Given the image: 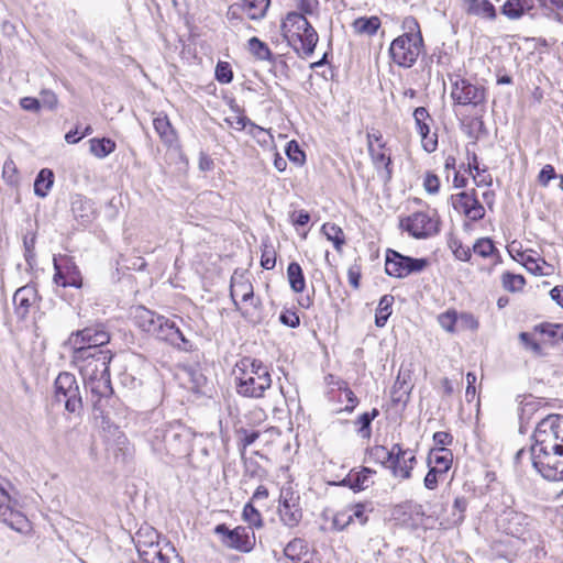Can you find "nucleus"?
Returning a JSON list of instances; mask_svg holds the SVG:
<instances>
[{"instance_id":"1","label":"nucleus","mask_w":563,"mask_h":563,"mask_svg":"<svg viewBox=\"0 0 563 563\" xmlns=\"http://www.w3.org/2000/svg\"><path fill=\"white\" fill-rule=\"evenodd\" d=\"M134 323L143 332L188 351L191 346L176 323L143 306L135 309Z\"/></svg>"},{"instance_id":"2","label":"nucleus","mask_w":563,"mask_h":563,"mask_svg":"<svg viewBox=\"0 0 563 563\" xmlns=\"http://www.w3.org/2000/svg\"><path fill=\"white\" fill-rule=\"evenodd\" d=\"M282 33L288 45L300 56H310L319 41L318 33L306 16L289 12L282 23Z\"/></svg>"},{"instance_id":"3","label":"nucleus","mask_w":563,"mask_h":563,"mask_svg":"<svg viewBox=\"0 0 563 563\" xmlns=\"http://www.w3.org/2000/svg\"><path fill=\"white\" fill-rule=\"evenodd\" d=\"M495 525L498 531L516 538L526 544H534L541 537L538 521L530 515L512 507H505L498 512Z\"/></svg>"},{"instance_id":"4","label":"nucleus","mask_w":563,"mask_h":563,"mask_svg":"<svg viewBox=\"0 0 563 563\" xmlns=\"http://www.w3.org/2000/svg\"><path fill=\"white\" fill-rule=\"evenodd\" d=\"M408 32L396 37L389 46L391 60L402 68L412 67L423 48V38L419 24L415 19L406 21Z\"/></svg>"},{"instance_id":"5","label":"nucleus","mask_w":563,"mask_h":563,"mask_svg":"<svg viewBox=\"0 0 563 563\" xmlns=\"http://www.w3.org/2000/svg\"><path fill=\"white\" fill-rule=\"evenodd\" d=\"M528 459L543 478L553 482L563 479L562 445L542 450L540 446H530Z\"/></svg>"},{"instance_id":"6","label":"nucleus","mask_w":563,"mask_h":563,"mask_svg":"<svg viewBox=\"0 0 563 563\" xmlns=\"http://www.w3.org/2000/svg\"><path fill=\"white\" fill-rule=\"evenodd\" d=\"M113 354L110 350H91L77 347L73 351V363L79 368L84 378L109 374Z\"/></svg>"},{"instance_id":"7","label":"nucleus","mask_w":563,"mask_h":563,"mask_svg":"<svg viewBox=\"0 0 563 563\" xmlns=\"http://www.w3.org/2000/svg\"><path fill=\"white\" fill-rule=\"evenodd\" d=\"M54 398L58 404H64L69 413L80 415L82 411V398L79 384L74 374L62 372L54 383Z\"/></svg>"},{"instance_id":"8","label":"nucleus","mask_w":563,"mask_h":563,"mask_svg":"<svg viewBox=\"0 0 563 563\" xmlns=\"http://www.w3.org/2000/svg\"><path fill=\"white\" fill-rule=\"evenodd\" d=\"M532 444L530 446H540L550 449L553 445L563 446V416L551 413L541 419L531 437Z\"/></svg>"},{"instance_id":"9","label":"nucleus","mask_w":563,"mask_h":563,"mask_svg":"<svg viewBox=\"0 0 563 563\" xmlns=\"http://www.w3.org/2000/svg\"><path fill=\"white\" fill-rule=\"evenodd\" d=\"M399 228L410 236L417 240L428 239L439 233L440 219L437 211L432 213L424 211H417L412 214L401 218Z\"/></svg>"},{"instance_id":"10","label":"nucleus","mask_w":563,"mask_h":563,"mask_svg":"<svg viewBox=\"0 0 563 563\" xmlns=\"http://www.w3.org/2000/svg\"><path fill=\"white\" fill-rule=\"evenodd\" d=\"M429 265L427 258H415L401 253L387 250L385 258V272L395 278H405L410 274L422 272Z\"/></svg>"},{"instance_id":"11","label":"nucleus","mask_w":563,"mask_h":563,"mask_svg":"<svg viewBox=\"0 0 563 563\" xmlns=\"http://www.w3.org/2000/svg\"><path fill=\"white\" fill-rule=\"evenodd\" d=\"M214 533L221 537L225 547L240 552H250L255 545V533L251 527L239 526L231 530L221 523L216 526Z\"/></svg>"},{"instance_id":"12","label":"nucleus","mask_w":563,"mask_h":563,"mask_svg":"<svg viewBox=\"0 0 563 563\" xmlns=\"http://www.w3.org/2000/svg\"><path fill=\"white\" fill-rule=\"evenodd\" d=\"M111 335L103 323H95L81 330L73 332L69 343L73 351L77 347H90L91 350H103L110 342Z\"/></svg>"},{"instance_id":"13","label":"nucleus","mask_w":563,"mask_h":563,"mask_svg":"<svg viewBox=\"0 0 563 563\" xmlns=\"http://www.w3.org/2000/svg\"><path fill=\"white\" fill-rule=\"evenodd\" d=\"M451 98L456 104L476 107L484 103L486 91L484 87L474 85L465 78L457 77L452 82Z\"/></svg>"},{"instance_id":"14","label":"nucleus","mask_w":563,"mask_h":563,"mask_svg":"<svg viewBox=\"0 0 563 563\" xmlns=\"http://www.w3.org/2000/svg\"><path fill=\"white\" fill-rule=\"evenodd\" d=\"M53 265L55 269L54 283L56 285L81 288L82 277L80 271L70 257L66 255L58 258L54 257Z\"/></svg>"},{"instance_id":"15","label":"nucleus","mask_w":563,"mask_h":563,"mask_svg":"<svg viewBox=\"0 0 563 563\" xmlns=\"http://www.w3.org/2000/svg\"><path fill=\"white\" fill-rule=\"evenodd\" d=\"M415 126L421 137V146L427 153H433L438 148V134L431 133L434 120L424 107H418L412 113Z\"/></svg>"},{"instance_id":"16","label":"nucleus","mask_w":563,"mask_h":563,"mask_svg":"<svg viewBox=\"0 0 563 563\" xmlns=\"http://www.w3.org/2000/svg\"><path fill=\"white\" fill-rule=\"evenodd\" d=\"M452 207L462 212L471 221H479L485 217V208L479 202L476 191H462L451 196Z\"/></svg>"},{"instance_id":"17","label":"nucleus","mask_w":563,"mask_h":563,"mask_svg":"<svg viewBox=\"0 0 563 563\" xmlns=\"http://www.w3.org/2000/svg\"><path fill=\"white\" fill-rule=\"evenodd\" d=\"M155 438L162 439L167 453L179 454L185 451L184 444L188 432L181 424H168L155 430Z\"/></svg>"},{"instance_id":"18","label":"nucleus","mask_w":563,"mask_h":563,"mask_svg":"<svg viewBox=\"0 0 563 563\" xmlns=\"http://www.w3.org/2000/svg\"><path fill=\"white\" fill-rule=\"evenodd\" d=\"M272 385L269 372H262L258 376H236V391L243 397L261 398Z\"/></svg>"},{"instance_id":"19","label":"nucleus","mask_w":563,"mask_h":563,"mask_svg":"<svg viewBox=\"0 0 563 563\" xmlns=\"http://www.w3.org/2000/svg\"><path fill=\"white\" fill-rule=\"evenodd\" d=\"M150 555L153 563H184L175 547L167 540L159 541L154 529H148Z\"/></svg>"},{"instance_id":"20","label":"nucleus","mask_w":563,"mask_h":563,"mask_svg":"<svg viewBox=\"0 0 563 563\" xmlns=\"http://www.w3.org/2000/svg\"><path fill=\"white\" fill-rule=\"evenodd\" d=\"M394 450H397L390 467L394 476H398L404 479L410 478L413 464L416 463L413 452L410 450H404L400 444H394Z\"/></svg>"},{"instance_id":"21","label":"nucleus","mask_w":563,"mask_h":563,"mask_svg":"<svg viewBox=\"0 0 563 563\" xmlns=\"http://www.w3.org/2000/svg\"><path fill=\"white\" fill-rule=\"evenodd\" d=\"M278 515L280 521L288 528H295L302 519V510L299 504L292 497L280 496Z\"/></svg>"},{"instance_id":"22","label":"nucleus","mask_w":563,"mask_h":563,"mask_svg":"<svg viewBox=\"0 0 563 563\" xmlns=\"http://www.w3.org/2000/svg\"><path fill=\"white\" fill-rule=\"evenodd\" d=\"M153 126L161 141L167 147H179V141L176 130L173 128L168 117L164 113L157 114L153 120Z\"/></svg>"},{"instance_id":"23","label":"nucleus","mask_w":563,"mask_h":563,"mask_svg":"<svg viewBox=\"0 0 563 563\" xmlns=\"http://www.w3.org/2000/svg\"><path fill=\"white\" fill-rule=\"evenodd\" d=\"M84 380L86 388L89 389L95 397H97V400L93 404V408L97 410L98 402L102 398H108L113 394L110 373L95 377L84 378Z\"/></svg>"},{"instance_id":"24","label":"nucleus","mask_w":563,"mask_h":563,"mask_svg":"<svg viewBox=\"0 0 563 563\" xmlns=\"http://www.w3.org/2000/svg\"><path fill=\"white\" fill-rule=\"evenodd\" d=\"M36 300V290L32 286H24L19 288L13 295V303L15 307V313L20 319H24L31 306Z\"/></svg>"},{"instance_id":"25","label":"nucleus","mask_w":563,"mask_h":563,"mask_svg":"<svg viewBox=\"0 0 563 563\" xmlns=\"http://www.w3.org/2000/svg\"><path fill=\"white\" fill-rule=\"evenodd\" d=\"M463 9L467 15L489 21L497 16L496 8L489 0H464Z\"/></svg>"},{"instance_id":"26","label":"nucleus","mask_w":563,"mask_h":563,"mask_svg":"<svg viewBox=\"0 0 563 563\" xmlns=\"http://www.w3.org/2000/svg\"><path fill=\"white\" fill-rule=\"evenodd\" d=\"M269 2V0H241L230 8V12L234 15L235 10L240 9L251 20H260L265 15Z\"/></svg>"},{"instance_id":"27","label":"nucleus","mask_w":563,"mask_h":563,"mask_svg":"<svg viewBox=\"0 0 563 563\" xmlns=\"http://www.w3.org/2000/svg\"><path fill=\"white\" fill-rule=\"evenodd\" d=\"M230 296L234 302V306L238 308V302L235 300V297L240 296L242 301L246 302L251 299H253L254 292H253V286L250 283L247 278H245L244 275L236 273L231 278V285H230Z\"/></svg>"},{"instance_id":"28","label":"nucleus","mask_w":563,"mask_h":563,"mask_svg":"<svg viewBox=\"0 0 563 563\" xmlns=\"http://www.w3.org/2000/svg\"><path fill=\"white\" fill-rule=\"evenodd\" d=\"M0 520L18 532H22L27 527L26 517L4 504H0Z\"/></svg>"},{"instance_id":"29","label":"nucleus","mask_w":563,"mask_h":563,"mask_svg":"<svg viewBox=\"0 0 563 563\" xmlns=\"http://www.w3.org/2000/svg\"><path fill=\"white\" fill-rule=\"evenodd\" d=\"M453 453L446 448H433L428 455V466H433L445 474L452 464Z\"/></svg>"},{"instance_id":"30","label":"nucleus","mask_w":563,"mask_h":563,"mask_svg":"<svg viewBox=\"0 0 563 563\" xmlns=\"http://www.w3.org/2000/svg\"><path fill=\"white\" fill-rule=\"evenodd\" d=\"M375 471L368 467H362L358 472H351L340 485L349 486L354 492H361L369 486V478Z\"/></svg>"},{"instance_id":"31","label":"nucleus","mask_w":563,"mask_h":563,"mask_svg":"<svg viewBox=\"0 0 563 563\" xmlns=\"http://www.w3.org/2000/svg\"><path fill=\"white\" fill-rule=\"evenodd\" d=\"M71 212L80 224L86 225L93 218V208L90 200L76 196L71 201Z\"/></svg>"},{"instance_id":"32","label":"nucleus","mask_w":563,"mask_h":563,"mask_svg":"<svg viewBox=\"0 0 563 563\" xmlns=\"http://www.w3.org/2000/svg\"><path fill=\"white\" fill-rule=\"evenodd\" d=\"M368 153L372 158V162L376 169L385 168L387 173V177L390 178L391 175V159L389 155H387L385 151V143H379L377 147H375L373 144H369Z\"/></svg>"},{"instance_id":"33","label":"nucleus","mask_w":563,"mask_h":563,"mask_svg":"<svg viewBox=\"0 0 563 563\" xmlns=\"http://www.w3.org/2000/svg\"><path fill=\"white\" fill-rule=\"evenodd\" d=\"M287 278L291 290L300 294L306 288V279L301 266L297 262L289 263L287 267Z\"/></svg>"},{"instance_id":"34","label":"nucleus","mask_w":563,"mask_h":563,"mask_svg":"<svg viewBox=\"0 0 563 563\" xmlns=\"http://www.w3.org/2000/svg\"><path fill=\"white\" fill-rule=\"evenodd\" d=\"M354 32L360 35H368L372 36L376 34L378 29L380 27V20L378 16H362L354 20L352 24Z\"/></svg>"},{"instance_id":"35","label":"nucleus","mask_w":563,"mask_h":563,"mask_svg":"<svg viewBox=\"0 0 563 563\" xmlns=\"http://www.w3.org/2000/svg\"><path fill=\"white\" fill-rule=\"evenodd\" d=\"M238 376H258L262 372H268V368L258 360L243 357L238 364Z\"/></svg>"},{"instance_id":"36","label":"nucleus","mask_w":563,"mask_h":563,"mask_svg":"<svg viewBox=\"0 0 563 563\" xmlns=\"http://www.w3.org/2000/svg\"><path fill=\"white\" fill-rule=\"evenodd\" d=\"M89 144L90 153L100 159L110 155L117 147L115 142L108 137L91 139Z\"/></svg>"},{"instance_id":"37","label":"nucleus","mask_w":563,"mask_h":563,"mask_svg":"<svg viewBox=\"0 0 563 563\" xmlns=\"http://www.w3.org/2000/svg\"><path fill=\"white\" fill-rule=\"evenodd\" d=\"M54 183V174L48 168H43L40 170V173L36 176V179L34 181V192L38 197H46L48 194V190L53 186Z\"/></svg>"},{"instance_id":"38","label":"nucleus","mask_w":563,"mask_h":563,"mask_svg":"<svg viewBox=\"0 0 563 563\" xmlns=\"http://www.w3.org/2000/svg\"><path fill=\"white\" fill-rule=\"evenodd\" d=\"M394 296L393 295H384L378 303V307L375 312V324L378 328L385 327L388 318L391 314V307L394 303Z\"/></svg>"},{"instance_id":"39","label":"nucleus","mask_w":563,"mask_h":563,"mask_svg":"<svg viewBox=\"0 0 563 563\" xmlns=\"http://www.w3.org/2000/svg\"><path fill=\"white\" fill-rule=\"evenodd\" d=\"M249 51L258 60L274 63V56L266 43L253 36L249 40Z\"/></svg>"},{"instance_id":"40","label":"nucleus","mask_w":563,"mask_h":563,"mask_svg":"<svg viewBox=\"0 0 563 563\" xmlns=\"http://www.w3.org/2000/svg\"><path fill=\"white\" fill-rule=\"evenodd\" d=\"M321 232L333 243L334 249L340 252L345 244L343 230L335 223L327 222L322 225Z\"/></svg>"},{"instance_id":"41","label":"nucleus","mask_w":563,"mask_h":563,"mask_svg":"<svg viewBox=\"0 0 563 563\" xmlns=\"http://www.w3.org/2000/svg\"><path fill=\"white\" fill-rule=\"evenodd\" d=\"M379 416V410L376 408H373L369 412L362 413L357 420L355 421L356 424L360 426L357 429V434L362 439H371L372 435V422L375 418Z\"/></svg>"},{"instance_id":"42","label":"nucleus","mask_w":563,"mask_h":563,"mask_svg":"<svg viewBox=\"0 0 563 563\" xmlns=\"http://www.w3.org/2000/svg\"><path fill=\"white\" fill-rule=\"evenodd\" d=\"M396 453L397 450H394V446L390 451L387 450L384 445H374L368 450L371 459L384 466L389 467H391Z\"/></svg>"},{"instance_id":"43","label":"nucleus","mask_w":563,"mask_h":563,"mask_svg":"<svg viewBox=\"0 0 563 563\" xmlns=\"http://www.w3.org/2000/svg\"><path fill=\"white\" fill-rule=\"evenodd\" d=\"M534 331L552 339V344L563 341V323L542 322L534 327Z\"/></svg>"},{"instance_id":"44","label":"nucleus","mask_w":563,"mask_h":563,"mask_svg":"<svg viewBox=\"0 0 563 563\" xmlns=\"http://www.w3.org/2000/svg\"><path fill=\"white\" fill-rule=\"evenodd\" d=\"M501 284L506 290L515 292L523 288L526 279L522 275L505 272L501 275Z\"/></svg>"},{"instance_id":"45","label":"nucleus","mask_w":563,"mask_h":563,"mask_svg":"<svg viewBox=\"0 0 563 563\" xmlns=\"http://www.w3.org/2000/svg\"><path fill=\"white\" fill-rule=\"evenodd\" d=\"M308 551L306 541L300 538H295L284 549V553L287 558L292 561L299 560L301 555L306 554Z\"/></svg>"},{"instance_id":"46","label":"nucleus","mask_w":563,"mask_h":563,"mask_svg":"<svg viewBox=\"0 0 563 563\" xmlns=\"http://www.w3.org/2000/svg\"><path fill=\"white\" fill-rule=\"evenodd\" d=\"M244 466V477L263 479L266 476V471L252 457H241Z\"/></svg>"},{"instance_id":"47","label":"nucleus","mask_w":563,"mask_h":563,"mask_svg":"<svg viewBox=\"0 0 563 563\" xmlns=\"http://www.w3.org/2000/svg\"><path fill=\"white\" fill-rule=\"evenodd\" d=\"M411 387L406 382V379H401L400 374L397 376V379L393 386L391 396L394 402H406L409 394H410Z\"/></svg>"},{"instance_id":"48","label":"nucleus","mask_w":563,"mask_h":563,"mask_svg":"<svg viewBox=\"0 0 563 563\" xmlns=\"http://www.w3.org/2000/svg\"><path fill=\"white\" fill-rule=\"evenodd\" d=\"M236 432L239 435L240 455L241 457H244L246 448L258 439L260 432L249 431L244 428L239 429Z\"/></svg>"},{"instance_id":"49","label":"nucleus","mask_w":563,"mask_h":563,"mask_svg":"<svg viewBox=\"0 0 563 563\" xmlns=\"http://www.w3.org/2000/svg\"><path fill=\"white\" fill-rule=\"evenodd\" d=\"M2 178L10 186H16L19 184L18 168L11 157L7 158L3 164Z\"/></svg>"},{"instance_id":"50","label":"nucleus","mask_w":563,"mask_h":563,"mask_svg":"<svg viewBox=\"0 0 563 563\" xmlns=\"http://www.w3.org/2000/svg\"><path fill=\"white\" fill-rule=\"evenodd\" d=\"M473 251L482 257H488L497 252L494 242L489 238L478 239L473 246Z\"/></svg>"},{"instance_id":"51","label":"nucleus","mask_w":563,"mask_h":563,"mask_svg":"<svg viewBox=\"0 0 563 563\" xmlns=\"http://www.w3.org/2000/svg\"><path fill=\"white\" fill-rule=\"evenodd\" d=\"M501 13L510 20H518L523 16L522 5L519 0H506L501 7Z\"/></svg>"},{"instance_id":"52","label":"nucleus","mask_w":563,"mask_h":563,"mask_svg":"<svg viewBox=\"0 0 563 563\" xmlns=\"http://www.w3.org/2000/svg\"><path fill=\"white\" fill-rule=\"evenodd\" d=\"M457 320V312L455 310H448L443 313H440L438 317V322L441 328L450 333L455 332Z\"/></svg>"},{"instance_id":"53","label":"nucleus","mask_w":563,"mask_h":563,"mask_svg":"<svg viewBox=\"0 0 563 563\" xmlns=\"http://www.w3.org/2000/svg\"><path fill=\"white\" fill-rule=\"evenodd\" d=\"M468 506L467 498L464 496L456 497L453 503L452 523L461 525L464 521V512Z\"/></svg>"},{"instance_id":"54","label":"nucleus","mask_w":563,"mask_h":563,"mask_svg":"<svg viewBox=\"0 0 563 563\" xmlns=\"http://www.w3.org/2000/svg\"><path fill=\"white\" fill-rule=\"evenodd\" d=\"M516 261L523 264V266L534 275H543L542 273V264H545L544 260H536L526 253L520 254V260L516 258Z\"/></svg>"},{"instance_id":"55","label":"nucleus","mask_w":563,"mask_h":563,"mask_svg":"<svg viewBox=\"0 0 563 563\" xmlns=\"http://www.w3.org/2000/svg\"><path fill=\"white\" fill-rule=\"evenodd\" d=\"M243 518L246 522H249L251 528H261L263 526V520L260 511L251 503H247L244 506Z\"/></svg>"},{"instance_id":"56","label":"nucleus","mask_w":563,"mask_h":563,"mask_svg":"<svg viewBox=\"0 0 563 563\" xmlns=\"http://www.w3.org/2000/svg\"><path fill=\"white\" fill-rule=\"evenodd\" d=\"M285 152L289 161L294 162L295 164L300 165L306 159L305 152L300 148L299 144L294 140L288 142Z\"/></svg>"},{"instance_id":"57","label":"nucleus","mask_w":563,"mask_h":563,"mask_svg":"<svg viewBox=\"0 0 563 563\" xmlns=\"http://www.w3.org/2000/svg\"><path fill=\"white\" fill-rule=\"evenodd\" d=\"M216 79L221 84H230L233 79V71L229 63L219 62L216 67Z\"/></svg>"},{"instance_id":"58","label":"nucleus","mask_w":563,"mask_h":563,"mask_svg":"<svg viewBox=\"0 0 563 563\" xmlns=\"http://www.w3.org/2000/svg\"><path fill=\"white\" fill-rule=\"evenodd\" d=\"M457 325L461 329L475 331L479 327L478 320L471 312L457 313Z\"/></svg>"},{"instance_id":"59","label":"nucleus","mask_w":563,"mask_h":563,"mask_svg":"<svg viewBox=\"0 0 563 563\" xmlns=\"http://www.w3.org/2000/svg\"><path fill=\"white\" fill-rule=\"evenodd\" d=\"M35 240L36 236L34 233L31 234V236L25 235L23 239L24 257L30 266L35 262Z\"/></svg>"},{"instance_id":"60","label":"nucleus","mask_w":563,"mask_h":563,"mask_svg":"<svg viewBox=\"0 0 563 563\" xmlns=\"http://www.w3.org/2000/svg\"><path fill=\"white\" fill-rule=\"evenodd\" d=\"M519 340L523 344V346L530 351H532L536 355L542 356L543 350L540 343H538L530 333L528 332H521L519 334Z\"/></svg>"},{"instance_id":"61","label":"nucleus","mask_w":563,"mask_h":563,"mask_svg":"<svg viewBox=\"0 0 563 563\" xmlns=\"http://www.w3.org/2000/svg\"><path fill=\"white\" fill-rule=\"evenodd\" d=\"M276 265V253L272 246L264 245L261 256V266L264 269H273Z\"/></svg>"},{"instance_id":"62","label":"nucleus","mask_w":563,"mask_h":563,"mask_svg":"<svg viewBox=\"0 0 563 563\" xmlns=\"http://www.w3.org/2000/svg\"><path fill=\"white\" fill-rule=\"evenodd\" d=\"M556 178H559V175L556 174L554 167L551 164H547L542 167V169L540 170V173L538 175V183L542 187H548L549 183L552 179H556Z\"/></svg>"},{"instance_id":"63","label":"nucleus","mask_w":563,"mask_h":563,"mask_svg":"<svg viewBox=\"0 0 563 563\" xmlns=\"http://www.w3.org/2000/svg\"><path fill=\"white\" fill-rule=\"evenodd\" d=\"M279 321L289 328H297L300 324L299 316L291 310H285L279 314Z\"/></svg>"},{"instance_id":"64","label":"nucleus","mask_w":563,"mask_h":563,"mask_svg":"<svg viewBox=\"0 0 563 563\" xmlns=\"http://www.w3.org/2000/svg\"><path fill=\"white\" fill-rule=\"evenodd\" d=\"M423 187L429 194H438L440 189V179L435 174L428 173L423 180Z\"/></svg>"}]
</instances>
